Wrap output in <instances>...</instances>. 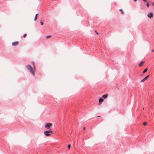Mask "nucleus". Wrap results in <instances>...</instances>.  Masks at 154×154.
Returning <instances> with one entry per match:
<instances>
[{
	"label": "nucleus",
	"mask_w": 154,
	"mask_h": 154,
	"mask_svg": "<svg viewBox=\"0 0 154 154\" xmlns=\"http://www.w3.org/2000/svg\"><path fill=\"white\" fill-rule=\"evenodd\" d=\"M26 67L28 70L32 74L33 76H34L35 75V72L32 69V66L30 65H28L26 66Z\"/></svg>",
	"instance_id": "f257e3e1"
},
{
	"label": "nucleus",
	"mask_w": 154,
	"mask_h": 154,
	"mask_svg": "<svg viewBox=\"0 0 154 154\" xmlns=\"http://www.w3.org/2000/svg\"><path fill=\"white\" fill-rule=\"evenodd\" d=\"M52 131L51 129H50L49 130L46 131H44V134L46 136H49L51 135L50 133H52Z\"/></svg>",
	"instance_id": "f03ea898"
},
{
	"label": "nucleus",
	"mask_w": 154,
	"mask_h": 154,
	"mask_svg": "<svg viewBox=\"0 0 154 154\" xmlns=\"http://www.w3.org/2000/svg\"><path fill=\"white\" fill-rule=\"evenodd\" d=\"M52 125V124L50 123H48L45 125V127L47 129H50V127Z\"/></svg>",
	"instance_id": "7ed1b4c3"
},
{
	"label": "nucleus",
	"mask_w": 154,
	"mask_h": 154,
	"mask_svg": "<svg viewBox=\"0 0 154 154\" xmlns=\"http://www.w3.org/2000/svg\"><path fill=\"white\" fill-rule=\"evenodd\" d=\"M147 16L149 18H151L153 16V14L152 12H150L148 14Z\"/></svg>",
	"instance_id": "20e7f679"
},
{
	"label": "nucleus",
	"mask_w": 154,
	"mask_h": 154,
	"mask_svg": "<svg viewBox=\"0 0 154 154\" xmlns=\"http://www.w3.org/2000/svg\"><path fill=\"white\" fill-rule=\"evenodd\" d=\"M149 76V75H147L144 79H143L142 80H141L140 82H144L148 78V77Z\"/></svg>",
	"instance_id": "39448f33"
},
{
	"label": "nucleus",
	"mask_w": 154,
	"mask_h": 154,
	"mask_svg": "<svg viewBox=\"0 0 154 154\" xmlns=\"http://www.w3.org/2000/svg\"><path fill=\"white\" fill-rule=\"evenodd\" d=\"M99 100V104H100L101 103L103 102L104 100L102 97H100Z\"/></svg>",
	"instance_id": "423d86ee"
},
{
	"label": "nucleus",
	"mask_w": 154,
	"mask_h": 154,
	"mask_svg": "<svg viewBox=\"0 0 154 154\" xmlns=\"http://www.w3.org/2000/svg\"><path fill=\"white\" fill-rule=\"evenodd\" d=\"M18 43V42L17 41L14 42L12 43V45L13 46H15Z\"/></svg>",
	"instance_id": "0eeeda50"
},
{
	"label": "nucleus",
	"mask_w": 154,
	"mask_h": 154,
	"mask_svg": "<svg viewBox=\"0 0 154 154\" xmlns=\"http://www.w3.org/2000/svg\"><path fill=\"white\" fill-rule=\"evenodd\" d=\"M108 96V95L107 94H104L103 95L102 97L104 99H106V98Z\"/></svg>",
	"instance_id": "6e6552de"
},
{
	"label": "nucleus",
	"mask_w": 154,
	"mask_h": 154,
	"mask_svg": "<svg viewBox=\"0 0 154 154\" xmlns=\"http://www.w3.org/2000/svg\"><path fill=\"white\" fill-rule=\"evenodd\" d=\"M144 63L143 61H142L139 64V66L140 67L142 66V64Z\"/></svg>",
	"instance_id": "1a4fd4ad"
},
{
	"label": "nucleus",
	"mask_w": 154,
	"mask_h": 154,
	"mask_svg": "<svg viewBox=\"0 0 154 154\" xmlns=\"http://www.w3.org/2000/svg\"><path fill=\"white\" fill-rule=\"evenodd\" d=\"M147 68H146L145 69H144V70L143 71V73H145L146 72H147Z\"/></svg>",
	"instance_id": "9d476101"
},
{
	"label": "nucleus",
	"mask_w": 154,
	"mask_h": 154,
	"mask_svg": "<svg viewBox=\"0 0 154 154\" xmlns=\"http://www.w3.org/2000/svg\"><path fill=\"white\" fill-rule=\"evenodd\" d=\"M119 11H121L122 14H124V12L122 9H120L119 10Z\"/></svg>",
	"instance_id": "9b49d317"
},
{
	"label": "nucleus",
	"mask_w": 154,
	"mask_h": 154,
	"mask_svg": "<svg viewBox=\"0 0 154 154\" xmlns=\"http://www.w3.org/2000/svg\"><path fill=\"white\" fill-rule=\"evenodd\" d=\"M71 145L70 144H69L68 145V148L69 149H70V148Z\"/></svg>",
	"instance_id": "f8f14e48"
},
{
	"label": "nucleus",
	"mask_w": 154,
	"mask_h": 154,
	"mask_svg": "<svg viewBox=\"0 0 154 154\" xmlns=\"http://www.w3.org/2000/svg\"><path fill=\"white\" fill-rule=\"evenodd\" d=\"M146 6L148 8H149V4L148 3H146Z\"/></svg>",
	"instance_id": "ddd939ff"
},
{
	"label": "nucleus",
	"mask_w": 154,
	"mask_h": 154,
	"mask_svg": "<svg viewBox=\"0 0 154 154\" xmlns=\"http://www.w3.org/2000/svg\"><path fill=\"white\" fill-rule=\"evenodd\" d=\"M26 35H27V34L26 33H25L23 35V36L24 38H25L26 36Z\"/></svg>",
	"instance_id": "4468645a"
},
{
	"label": "nucleus",
	"mask_w": 154,
	"mask_h": 154,
	"mask_svg": "<svg viewBox=\"0 0 154 154\" xmlns=\"http://www.w3.org/2000/svg\"><path fill=\"white\" fill-rule=\"evenodd\" d=\"M147 124V123L146 122H144L143 123V124L144 125H146Z\"/></svg>",
	"instance_id": "2eb2a0df"
},
{
	"label": "nucleus",
	"mask_w": 154,
	"mask_h": 154,
	"mask_svg": "<svg viewBox=\"0 0 154 154\" xmlns=\"http://www.w3.org/2000/svg\"><path fill=\"white\" fill-rule=\"evenodd\" d=\"M40 24H41V25H43V23L42 21H40Z\"/></svg>",
	"instance_id": "dca6fc26"
},
{
	"label": "nucleus",
	"mask_w": 154,
	"mask_h": 154,
	"mask_svg": "<svg viewBox=\"0 0 154 154\" xmlns=\"http://www.w3.org/2000/svg\"><path fill=\"white\" fill-rule=\"evenodd\" d=\"M37 20V17L36 16H35V18H34V20L35 21Z\"/></svg>",
	"instance_id": "f3484780"
},
{
	"label": "nucleus",
	"mask_w": 154,
	"mask_h": 154,
	"mask_svg": "<svg viewBox=\"0 0 154 154\" xmlns=\"http://www.w3.org/2000/svg\"><path fill=\"white\" fill-rule=\"evenodd\" d=\"M51 36V35H47V36H46V38H48V37H50Z\"/></svg>",
	"instance_id": "a211bd4d"
},
{
	"label": "nucleus",
	"mask_w": 154,
	"mask_h": 154,
	"mask_svg": "<svg viewBox=\"0 0 154 154\" xmlns=\"http://www.w3.org/2000/svg\"><path fill=\"white\" fill-rule=\"evenodd\" d=\"M142 1H143V2H147V0H142Z\"/></svg>",
	"instance_id": "6ab92c4d"
},
{
	"label": "nucleus",
	"mask_w": 154,
	"mask_h": 154,
	"mask_svg": "<svg viewBox=\"0 0 154 154\" xmlns=\"http://www.w3.org/2000/svg\"><path fill=\"white\" fill-rule=\"evenodd\" d=\"M32 64H33V68H34L35 67H34V62L32 63Z\"/></svg>",
	"instance_id": "aec40b11"
},
{
	"label": "nucleus",
	"mask_w": 154,
	"mask_h": 154,
	"mask_svg": "<svg viewBox=\"0 0 154 154\" xmlns=\"http://www.w3.org/2000/svg\"><path fill=\"white\" fill-rule=\"evenodd\" d=\"M134 0V2H136L137 1V0Z\"/></svg>",
	"instance_id": "412c9836"
},
{
	"label": "nucleus",
	"mask_w": 154,
	"mask_h": 154,
	"mask_svg": "<svg viewBox=\"0 0 154 154\" xmlns=\"http://www.w3.org/2000/svg\"><path fill=\"white\" fill-rule=\"evenodd\" d=\"M154 51V49L152 51V52H153Z\"/></svg>",
	"instance_id": "4be33fe9"
},
{
	"label": "nucleus",
	"mask_w": 154,
	"mask_h": 154,
	"mask_svg": "<svg viewBox=\"0 0 154 154\" xmlns=\"http://www.w3.org/2000/svg\"><path fill=\"white\" fill-rule=\"evenodd\" d=\"M38 14H37L36 15H35V16H36V17H37V15Z\"/></svg>",
	"instance_id": "5701e85b"
},
{
	"label": "nucleus",
	"mask_w": 154,
	"mask_h": 154,
	"mask_svg": "<svg viewBox=\"0 0 154 154\" xmlns=\"http://www.w3.org/2000/svg\"><path fill=\"white\" fill-rule=\"evenodd\" d=\"M97 117H100V116H97Z\"/></svg>",
	"instance_id": "b1692460"
},
{
	"label": "nucleus",
	"mask_w": 154,
	"mask_h": 154,
	"mask_svg": "<svg viewBox=\"0 0 154 154\" xmlns=\"http://www.w3.org/2000/svg\"><path fill=\"white\" fill-rule=\"evenodd\" d=\"M152 4H153V5L154 6V3H153Z\"/></svg>",
	"instance_id": "393cba45"
},
{
	"label": "nucleus",
	"mask_w": 154,
	"mask_h": 154,
	"mask_svg": "<svg viewBox=\"0 0 154 154\" xmlns=\"http://www.w3.org/2000/svg\"><path fill=\"white\" fill-rule=\"evenodd\" d=\"M85 129V127H84V128H83V129H84V130Z\"/></svg>",
	"instance_id": "a878e982"
}]
</instances>
